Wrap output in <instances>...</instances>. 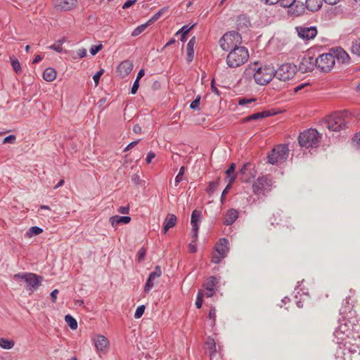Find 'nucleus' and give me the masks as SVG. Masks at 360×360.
Here are the masks:
<instances>
[{
	"label": "nucleus",
	"instance_id": "nucleus-1",
	"mask_svg": "<svg viewBox=\"0 0 360 360\" xmlns=\"http://www.w3.org/2000/svg\"><path fill=\"white\" fill-rule=\"evenodd\" d=\"M246 79L254 78L259 85H266L274 77V68L271 65L258 67L257 63L248 65L243 72Z\"/></svg>",
	"mask_w": 360,
	"mask_h": 360
},
{
	"label": "nucleus",
	"instance_id": "nucleus-2",
	"mask_svg": "<svg viewBox=\"0 0 360 360\" xmlns=\"http://www.w3.org/2000/svg\"><path fill=\"white\" fill-rule=\"evenodd\" d=\"M249 58V53L245 46L235 47L226 56V64L229 68H237L245 63Z\"/></svg>",
	"mask_w": 360,
	"mask_h": 360
},
{
	"label": "nucleus",
	"instance_id": "nucleus-3",
	"mask_svg": "<svg viewBox=\"0 0 360 360\" xmlns=\"http://www.w3.org/2000/svg\"><path fill=\"white\" fill-rule=\"evenodd\" d=\"M322 139V135L315 129H308L301 132L298 136V142L301 147L306 148H317Z\"/></svg>",
	"mask_w": 360,
	"mask_h": 360
},
{
	"label": "nucleus",
	"instance_id": "nucleus-4",
	"mask_svg": "<svg viewBox=\"0 0 360 360\" xmlns=\"http://www.w3.org/2000/svg\"><path fill=\"white\" fill-rule=\"evenodd\" d=\"M351 113L347 110L336 112L331 115L327 120V127L330 131H340L345 129L347 124L345 119L349 117Z\"/></svg>",
	"mask_w": 360,
	"mask_h": 360
},
{
	"label": "nucleus",
	"instance_id": "nucleus-5",
	"mask_svg": "<svg viewBox=\"0 0 360 360\" xmlns=\"http://www.w3.org/2000/svg\"><path fill=\"white\" fill-rule=\"evenodd\" d=\"M347 342H344L343 344L337 347L335 356L337 358H341L346 359V356L349 354H360V345L358 342L359 340L355 339L353 336L348 340Z\"/></svg>",
	"mask_w": 360,
	"mask_h": 360
},
{
	"label": "nucleus",
	"instance_id": "nucleus-6",
	"mask_svg": "<svg viewBox=\"0 0 360 360\" xmlns=\"http://www.w3.org/2000/svg\"><path fill=\"white\" fill-rule=\"evenodd\" d=\"M13 278L15 281H22L27 284V290L34 291L41 285L43 280L42 276H38L34 273H18L14 274Z\"/></svg>",
	"mask_w": 360,
	"mask_h": 360
},
{
	"label": "nucleus",
	"instance_id": "nucleus-7",
	"mask_svg": "<svg viewBox=\"0 0 360 360\" xmlns=\"http://www.w3.org/2000/svg\"><path fill=\"white\" fill-rule=\"evenodd\" d=\"M288 153L289 149L288 146H276L268 154V162L271 165L282 163L287 160Z\"/></svg>",
	"mask_w": 360,
	"mask_h": 360
},
{
	"label": "nucleus",
	"instance_id": "nucleus-8",
	"mask_svg": "<svg viewBox=\"0 0 360 360\" xmlns=\"http://www.w3.org/2000/svg\"><path fill=\"white\" fill-rule=\"evenodd\" d=\"M221 48L226 51L238 47V44L241 43V36L236 32L232 31L226 33L219 39Z\"/></svg>",
	"mask_w": 360,
	"mask_h": 360
},
{
	"label": "nucleus",
	"instance_id": "nucleus-9",
	"mask_svg": "<svg viewBox=\"0 0 360 360\" xmlns=\"http://www.w3.org/2000/svg\"><path fill=\"white\" fill-rule=\"evenodd\" d=\"M316 68L321 72L328 73L335 65L334 56L329 51L316 57Z\"/></svg>",
	"mask_w": 360,
	"mask_h": 360
},
{
	"label": "nucleus",
	"instance_id": "nucleus-10",
	"mask_svg": "<svg viewBox=\"0 0 360 360\" xmlns=\"http://www.w3.org/2000/svg\"><path fill=\"white\" fill-rule=\"evenodd\" d=\"M297 71V68L292 63H285L274 69V77L281 81H287L292 79Z\"/></svg>",
	"mask_w": 360,
	"mask_h": 360
},
{
	"label": "nucleus",
	"instance_id": "nucleus-11",
	"mask_svg": "<svg viewBox=\"0 0 360 360\" xmlns=\"http://www.w3.org/2000/svg\"><path fill=\"white\" fill-rule=\"evenodd\" d=\"M229 242L228 239L225 238L219 239V242L215 245L217 254L212 256V262L219 264L222 259L226 257L229 250Z\"/></svg>",
	"mask_w": 360,
	"mask_h": 360
},
{
	"label": "nucleus",
	"instance_id": "nucleus-12",
	"mask_svg": "<svg viewBox=\"0 0 360 360\" xmlns=\"http://www.w3.org/2000/svg\"><path fill=\"white\" fill-rule=\"evenodd\" d=\"M271 188V179L267 176L259 177L252 184V191L256 195L264 194Z\"/></svg>",
	"mask_w": 360,
	"mask_h": 360
},
{
	"label": "nucleus",
	"instance_id": "nucleus-13",
	"mask_svg": "<svg viewBox=\"0 0 360 360\" xmlns=\"http://www.w3.org/2000/svg\"><path fill=\"white\" fill-rule=\"evenodd\" d=\"M240 179L243 182L249 183L254 179L257 175L255 166L251 162L244 164L239 172Z\"/></svg>",
	"mask_w": 360,
	"mask_h": 360
},
{
	"label": "nucleus",
	"instance_id": "nucleus-14",
	"mask_svg": "<svg viewBox=\"0 0 360 360\" xmlns=\"http://www.w3.org/2000/svg\"><path fill=\"white\" fill-rule=\"evenodd\" d=\"M311 51H309L302 58L301 62L299 64V70L302 73L312 72L315 68H316V57L311 55Z\"/></svg>",
	"mask_w": 360,
	"mask_h": 360
},
{
	"label": "nucleus",
	"instance_id": "nucleus-15",
	"mask_svg": "<svg viewBox=\"0 0 360 360\" xmlns=\"http://www.w3.org/2000/svg\"><path fill=\"white\" fill-rule=\"evenodd\" d=\"M295 29L298 36L304 40H309L314 39L317 34V29L316 27L315 26H299L296 27Z\"/></svg>",
	"mask_w": 360,
	"mask_h": 360
},
{
	"label": "nucleus",
	"instance_id": "nucleus-16",
	"mask_svg": "<svg viewBox=\"0 0 360 360\" xmlns=\"http://www.w3.org/2000/svg\"><path fill=\"white\" fill-rule=\"evenodd\" d=\"M330 52L334 56L335 62L337 60L338 63L342 64H349L350 63L351 59L349 54L342 47L332 48L330 49Z\"/></svg>",
	"mask_w": 360,
	"mask_h": 360
},
{
	"label": "nucleus",
	"instance_id": "nucleus-17",
	"mask_svg": "<svg viewBox=\"0 0 360 360\" xmlns=\"http://www.w3.org/2000/svg\"><path fill=\"white\" fill-rule=\"evenodd\" d=\"M56 10L67 11L73 9L77 5V0H53Z\"/></svg>",
	"mask_w": 360,
	"mask_h": 360
},
{
	"label": "nucleus",
	"instance_id": "nucleus-18",
	"mask_svg": "<svg viewBox=\"0 0 360 360\" xmlns=\"http://www.w3.org/2000/svg\"><path fill=\"white\" fill-rule=\"evenodd\" d=\"M162 275V270L160 266H156L153 271H152L146 281L144 286V292L148 293L154 286L155 280L160 278Z\"/></svg>",
	"mask_w": 360,
	"mask_h": 360
},
{
	"label": "nucleus",
	"instance_id": "nucleus-19",
	"mask_svg": "<svg viewBox=\"0 0 360 360\" xmlns=\"http://www.w3.org/2000/svg\"><path fill=\"white\" fill-rule=\"evenodd\" d=\"M133 68L134 65L132 62L126 60L120 63L117 68V72L121 77L124 78L131 72Z\"/></svg>",
	"mask_w": 360,
	"mask_h": 360
},
{
	"label": "nucleus",
	"instance_id": "nucleus-20",
	"mask_svg": "<svg viewBox=\"0 0 360 360\" xmlns=\"http://www.w3.org/2000/svg\"><path fill=\"white\" fill-rule=\"evenodd\" d=\"M352 337L342 330V326H340L334 332V342L338 345L337 347L341 346L344 342H347L346 340L350 339Z\"/></svg>",
	"mask_w": 360,
	"mask_h": 360
},
{
	"label": "nucleus",
	"instance_id": "nucleus-21",
	"mask_svg": "<svg viewBox=\"0 0 360 360\" xmlns=\"http://www.w3.org/2000/svg\"><path fill=\"white\" fill-rule=\"evenodd\" d=\"M94 345L98 352L105 353L109 347L108 340L103 335H98L94 339Z\"/></svg>",
	"mask_w": 360,
	"mask_h": 360
},
{
	"label": "nucleus",
	"instance_id": "nucleus-22",
	"mask_svg": "<svg viewBox=\"0 0 360 360\" xmlns=\"http://www.w3.org/2000/svg\"><path fill=\"white\" fill-rule=\"evenodd\" d=\"M276 114V112L274 111V110H264V111L253 113L249 116H247L246 117L244 118V120H245V122H249L251 120H257L259 119H264L266 117H269L274 115Z\"/></svg>",
	"mask_w": 360,
	"mask_h": 360
},
{
	"label": "nucleus",
	"instance_id": "nucleus-23",
	"mask_svg": "<svg viewBox=\"0 0 360 360\" xmlns=\"http://www.w3.org/2000/svg\"><path fill=\"white\" fill-rule=\"evenodd\" d=\"M305 9H307V7H305V3L302 1L295 0L292 6H290V8L288 10V13L295 16H300L304 14Z\"/></svg>",
	"mask_w": 360,
	"mask_h": 360
},
{
	"label": "nucleus",
	"instance_id": "nucleus-24",
	"mask_svg": "<svg viewBox=\"0 0 360 360\" xmlns=\"http://www.w3.org/2000/svg\"><path fill=\"white\" fill-rule=\"evenodd\" d=\"M354 290H350L349 293L350 295H348L343 301L342 304V307L340 309V313L341 314H345L347 312H350L352 309L354 304L353 301L350 302L351 297L354 294Z\"/></svg>",
	"mask_w": 360,
	"mask_h": 360
},
{
	"label": "nucleus",
	"instance_id": "nucleus-25",
	"mask_svg": "<svg viewBox=\"0 0 360 360\" xmlns=\"http://www.w3.org/2000/svg\"><path fill=\"white\" fill-rule=\"evenodd\" d=\"M131 219L128 216H119L115 215L110 217L109 221L111 226L116 228L119 224H127L131 221Z\"/></svg>",
	"mask_w": 360,
	"mask_h": 360
},
{
	"label": "nucleus",
	"instance_id": "nucleus-26",
	"mask_svg": "<svg viewBox=\"0 0 360 360\" xmlns=\"http://www.w3.org/2000/svg\"><path fill=\"white\" fill-rule=\"evenodd\" d=\"M202 212L200 210H194L191 214V224L193 231L199 229V225L202 220Z\"/></svg>",
	"mask_w": 360,
	"mask_h": 360
},
{
	"label": "nucleus",
	"instance_id": "nucleus-27",
	"mask_svg": "<svg viewBox=\"0 0 360 360\" xmlns=\"http://www.w3.org/2000/svg\"><path fill=\"white\" fill-rule=\"evenodd\" d=\"M238 218V211L235 209H229L226 213L225 218L224 219V224L226 226L231 225L236 221Z\"/></svg>",
	"mask_w": 360,
	"mask_h": 360
},
{
	"label": "nucleus",
	"instance_id": "nucleus-28",
	"mask_svg": "<svg viewBox=\"0 0 360 360\" xmlns=\"http://www.w3.org/2000/svg\"><path fill=\"white\" fill-rule=\"evenodd\" d=\"M206 345L210 352V360H219L218 358H217V349L214 340L213 338H208L206 341Z\"/></svg>",
	"mask_w": 360,
	"mask_h": 360
},
{
	"label": "nucleus",
	"instance_id": "nucleus-29",
	"mask_svg": "<svg viewBox=\"0 0 360 360\" xmlns=\"http://www.w3.org/2000/svg\"><path fill=\"white\" fill-rule=\"evenodd\" d=\"M176 223V217L173 214H167L163 223V233H166L167 231L174 227Z\"/></svg>",
	"mask_w": 360,
	"mask_h": 360
},
{
	"label": "nucleus",
	"instance_id": "nucleus-30",
	"mask_svg": "<svg viewBox=\"0 0 360 360\" xmlns=\"http://www.w3.org/2000/svg\"><path fill=\"white\" fill-rule=\"evenodd\" d=\"M195 44V37H192L186 45V61L188 63H191L194 57V45Z\"/></svg>",
	"mask_w": 360,
	"mask_h": 360
},
{
	"label": "nucleus",
	"instance_id": "nucleus-31",
	"mask_svg": "<svg viewBox=\"0 0 360 360\" xmlns=\"http://www.w3.org/2000/svg\"><path fill=\"white\" fill-rule=\"evenodd\" d=\"M323 0H305V7L311 12L319 11L323 4Z\"/></svg>",
	"mask_w": 360,
	"mask_h": 360
},
{
	"label": "nucleus",
	"instance_id": "nucleus-32",
	"mask_svg": "<svg viewBox=\"0 0 360 360\" xmlns=\"http://www.w3.org/2000/svg\"><path fill=\"white\" fill-rule=\"evenodd\" d=\"M219 281L215 276H210L207 278L206 282L203 285V287L205 288V290H216V287Z\"/></svg>",
	"mask_w": 360,
	"mask_h": 360
},
{
	"label": "nucleus",
	"instance_id": "nucleus-33",
	"mask_svg": "<svg viewBox=\"0 0 360 360\" xmlns=\"http://www.w3.org/2000/svg\"><path fill=\"white\" fill-rule=\"evenodd\" d=\"M238 29L247 28L250 25V19L245 15H240L236 20Z\"/></svg>",
	"mask_w": 360,
	"mask_h": 360
},
{
	"label": "nucleus",
	"instance_id": "nucleus-34",
	"mask_svg": "<svg viewBox=\"0 0 360 360\" xmlns=\"http://www.w3.org/2000/svg\"><path fill=\"white\" fill-rule=\"evenodd\" d=\"M56 77V71L52 68H47L43 72V78L47 82H52Z\"/></svg>",
	"mask_w": 360,
	"mask_h": 360
},
{
	"label": "nucleus",
	"instance_id": "nucleus-35",
	"mask_svg": "<svg viewBox=\"0 0 360 360\" xmlns=\"http://www.w3.org/2000/svg\"><path fill=\"white\" fill-rule=\"evenodd\" d=\"M350 51L353 54L360 56V37L352 41Z\"/></svg>",
	"mask_w": 360,
	"mask_h": 360
},
{
	"label": "nucleus",
	"instance_id": "nucleus-36",
	"mask_svg": "<svg viewBox=\"0 0 360 360\" xmlns=\"http://www.w3.org/2000/svg\"><path fill=\"white\" fill-rule=\"evenodd\" d=\"M150 25H151L150 22H149V20H148L146 23L142 24L137 27H136L131 32L132 37H136L141 34Z\"/></svg>",
	"mask_w": 360,
	"mask_h": 360
},
{
	"label": "nucleus",
	"instance_id": "nucleus-37",
	"mask_svg": "<svg viewBox=\"0 0 360 360\" xmlns=\"http://www.w3.org/2000/svg\"><path fill=\"white\" fill-rule=\"evenodd\" d=\"M220 181V177H217L216 181H210L206 189L208 194L212 195L217 188Z\"/></svg>",
	"mask_w": 360,
	"mask_h": 360
},
{
	"label": "nucleus",
	"instance_id": "nucleus-38",
	"mask_svg": "<svg viewBox=\"0 0 360 360\" xmlns=\"http://www.w3.org/2000/svg\"><path fill=\"white\" fill-rule=\"evenodd\" d=\"M65 321L71 329L75 330L77 328V326H78L77 322L76 319L74 317H72L71 315H70V314L66 315L65 316Z\"/></svg>",
	"mask_w": 360,
	"mask_h": 360
},
{
	"label": "nucleus",
	"instance_id": "nucleus-39",
	"mask_svg": "<svg viewBox=\"0 0 360 360\" xmlns=\"http://www.w3.org/2000/svg\"><path fill=\"white\" fill-rule=\"evenodd\" d=\"M43 232V229L39 226H32L26 232V236L29 238L37 236Z\"/></svg>",
	"mask_w": 360,
	"mask_h": 360
},
{
	"label": "nucleus",
	"instance_id": "nucleus-40",
	"mask_svg": "<svg viewBox=\"0 0 360 360\" xmlns=\"http://www.w3.org/2000/svg\"><path fill=\"white\" fill-rule=\"evenodd\" d=\"M14 346V341L5 338H0V347L3 349H10Z\"/></svg>",
	"mask_w": 360,
	"mask_h": 360
},
{
	"label": "nucleus",
	"instance_id": "nucleus-41",
	"mask_svg": "<svg viewBox=\"0 0 360 360\" xmlns=\"http://www.w3.org/2000/svg\"><path fill=\"white\" fill-rule=\"evenodd\" d=\"M168 11V7H163L155 13L148 20L151 24L157 21L165 13Z\"/></svg>",
	"mask_w": 360,
	"mask_h": 360
},
{
	"label": "nucleus",
	"instance_id": "nucleus-42",
	"mask_svg": "<svg viewBox=\"0 0 360 360\" xmlns=\"http://www.w3.org/2000/svg\"><path fill=\"white\" fill-rule=\"evenodd\" d=\"M11 63L12 68H13V70L15 72V73H17V74L21 73L22 68L20 66V63L17 58H11Z\"/></svg>",
	"mask_w": 360,
	"mask_h": 360
},
{
	"label": "nucleus",
	"instance_id": "nucleus-43",
	"mask_svg": "<svg viewBox=\"0 0 360 360\" xmlns=\"http://www.w3.org/2000/svg\"><path fill=\"white\" fill-rule=\"evenodd\" d=\"M64 41V39L58 40L56 44L50 46L49 49L54 50L58 53H61L63 51L62 44H63Z\"/></svg>",
	"mask_w": 360,
	"mask_h": 360
},
{
	"label": "nucleus",
	"instance_id": "nucleus-44",
	"mask_svg": "<svg viewBox=\"0 0 360 360\" xmlns=\"http://www.w3.org/2000/svg\"><path fill=\"white\" fill-rule=\"evenodd\" d=\"M184 172H185V167L182 166L179 169V173L177 174V175L175 177V181H174L175 186H177L179 185V184L183 180V176L184 174Z\"/></svg>",
	"mask_w": 360,
	"mask_h": 360
},
{
	"label": "nucleus",
	"instance_id": "nucleus-45",
	"mask_svg": "<svg viewBox=\"0 0 360 360\" xmlns=\"http://www.w3.org/2000/svg\"><path fill=\"white\" fill-rule=\"evenodd\" d=\"M200 99L201 96L200 95L197 96L196 98L191 103L190 108L192 110H199Z\"/></svg>",
	"mask_w": 360,
	"mask_h": 360
},
{
	"label": "nucleus",
	"instance_id": "nucleus-46",
	"mask_svg": "<svg viewBox=\"0 0 360 360\" xmlns=\"http://www.w3.org/2000/svg\"><path fill=\"white\" fill-rule=\"evenodd\" d=\"M145 309H146V307L144 305L139 306L135 311L134 318L135 319L141 318L144 313Z\"/></svg>",
	"mask_w": 360,
	"mask_h": 360
},
{
	"label": "nucleus",
	"instance_id": "nucleus-47",
	"mask_svg": "<svg viewBox=\"0 0 360 360\" xmlns=\"http://www.w3.org/2000/svg\"><path fill=\"white\" fill-rule=\"evenodd\" d=\"M255 98H238V103L239 105H245L255 101Z\"/></svg>",
	"mask_w": 360,
	"mask_h": 360
},
{
	"label": "nucleus",
	"instance_id": "nucleus-48",
	"mask_svg": "<svg viewBox=\"0 0 360 360\" xmlns=\"http://www.w3.org/2000/svg\"><path fill=\"white\" fill-rule=\"evenodd\" d=\"M202 297H203L202 292L201 290H200L198 293L197 298L195 300V306L198 309L201 308V307L202 305Z\"/></svg>",
	"mask_w": 360,
	"mask_h": 360
},
{
	"label": "nucleus",
	"instance_id": "nucleus-49",
	"mask_svg": "<svg viewBox=\"0 0 360 360\" xmlns=\"http://www.w3.org/2000/svg\"><path fill=\"white\" fill-rule=\"evenodd\" d=\"M295 1V0H279L278 2H280L281 6L283 8H290V6L293 4V3Z\"/></svg>",
	"mask_w": 360,
	"mask_h": 360
},
{
	"label": "nucleus",
	"instance_id": "nucleus-50",
	"mask_svg": "<svg viewBox=\"0 0 360 360\" xmlns=\"http://www.w3.org/2000/svg\"><path fill=\"white\" fill-rule=\"evenodd\" d=\"M194 27V25L188 27V25H184L176 33V35H178L179 34H187L190 30Z\"/></svg>",
	"mask_w": 360,
	"mask_h": 360
},
{
	"label": "nucleus",
	"instance_id": "nucleus-51",
	"mask_svg": "<svg viewBox=\"0 0 360 360\" xmlns=\"http://www.w3.org/2000/svg\"><path fill=\"white\" fill-rule=\"evenodd\" d=\"M103 45L101 44L98 45H94L90 49V53L92 56H95L101 50Z\"/></svg>",
	"mask_w": 360,
	"mask_h": 360
},
{
	"label": "nucleus",
	"instance_id": "nucleus-52",
	"mask_svg": "<svg viewBox=\"0 0 360 360\" xmlns=\"http://www.w3.org/2000/svg\"><path fill=\"white\" fill-rule=\"evenodd\" d=\"M104 72V70L103 69H101L99 71H98L94 76H93V79L95 82V84L96 85H98V83H99V80H100V77L103 74Z\"/></svg>",
	"mask_w": 360,
	"mask_h": 360
},
{
	"label": "nucleus",
	"instance_id": "nucleus-53",
	"mask_svg": "<svg viewBox=\"0 0 360 360\" xmlns=\"http://www.w3.org/2000/svg\"><path fill=\"white\" fill-rule=\"evenodd\" d=\"M16 140V137L15 135H8L4 138L3 143H14Z\"/></svg>",
	"mask_w": 360,
	"mask_h": 360
},
{
	"label": "nucleus",
	"instance_id": "nucleus-54",
	"mask_svg": "<svg viewBox=\"0 0 360 360\" xmlns=\"http://www.w3.org/2000/svg\"><path fill=\"white\" fill-rule=\"evenodd\" d=\"M236 165L235 163H231L228 169L226 170L225 173L227 176H230L231 174H235Z\"/></svg>",
	"mask_w": 360,
	"mask_h": 360
},
{
	"label": "nucleus",
	"instance_id": "nucleus-55",
	"mask_svg": "<svg viewBox=\"0 0 360 360\" xmlns=\"http://www.w3.org/2000/svg\"><path fill=\"white\" fill-rule=\"evenodd\" d=\"M139 81H138V79H135V81L134 82V84L131 88V94H136V92L139 89Z\"/></svg>",
	"mask_w": 360,
	"mask_h": 360
},
{
	"label": "nucleus",
	"instance_id": "nucleus-56",
	"mask_svg": "<svg viewBox=\"0 0 360 360\" xmlns=\"http://www.w3.org/2000/svg\"><path fill=\"white\" fill-rule=\"evenodd\" d=\"M230 188H231L230 185H227L226 186V188L224 189V191H222L221 198H220L221 202L222 204H224L225 202V195L229 193Z\"/></svg>",
	"mask_w": 360,
	"mask_h": 360
},
{
	"label": "nucleus",
	"instance_id": "nucleus-57",
	"mask_svg": "<svg viewBox=\"0 0 360 360\" xmlns=\"http://www.w3.org/2000/svg\"><path fill=\"white\" fill-rule=\"evenodd\" d=\"M118 212L123 214H127L129 212V206H121L117 210Z\"/></svg>",
	"mask_w": 360,
	"mask_h": 360
},
{
	"label": "nucleus",
	"instance_id": "nucleus-58",
	"mask_svg": "<svg viewBox=\"0 0 360 360\" xmlns=\"http://www.w3.org/2000/svg\"><path fill=\"white\" fill-rule=\"evenodd\" d=\"M208 316L210 319L213 321V323L215 322L216 319V309L214 307H211L209 311Z\"/></svg>",
	"mask_w": 360,
	"mask_h": 360
},
{
	"label": "nucleus",
	"instance_id": "nucleus-59",
	"mask_svg": "<svg viewBox=\"0 0 360 360\" xmlns=\"http://www.w3.org/2000/svg\"><path fill=\"white\" fill-rule=\"evenodd\" d=\"M145 255H146V250L144 248H142L138 252V260L139 262H141L144 259Z\"/></svg>",
	"mask_w": 360,
	"mask_h": 360
},
{
	"label": "nucleus",
	"instance_id": "nucleus-60",
	"mask_svg": "<svg viewBox=\"0 0 360 360\" xmlns=\"http://www.w3.org/2000/svg\"><path fill=\"white\" fill-rule=\"evenodd\" d=\"M155 153L154 152H153V151L148 152L147 154V157L146 158V163L147 164L150 163L152 160L153 158H155Z\"/></svg>",
	"mask_w": 360,
	"mask_h": 360
},
{
	"label": "nucleus",
	"instance_id": "nucleus-61",
	"mask_svg": "<svg viewBox=\"0 0 360 360\" xmlns=\"http://www.w3.org/2000/svg\"><path fill=\"white\" fill-rule=\"evenodd\" d=\"M137 0H128L122 6L123 9H127L134 5Z\"/></svg>",
	"mask_w": 360,
	"mask_h": 360
},
{
	"label": "nucleus",
	"instance_id": "nucleus-62",
	"mask_svg": "<svg viewBox=\"0 0 360 360\" xmlns=\"http://www.w3.org/2000/svg\"><path fill=\"white\" fill-rule=\"evenodd\" d=\"M140 141V139L131 141L130 143H129L127 147L124 148V151H127L131 148H133L134 146H136L138 143Z\"/></svg>",
	"mask_w": 360,
	"mask_h": 360
},
{
	"label": "nucleus",
	"instance_id": "nucleus-63",
	"mask_svg": "<svg viewBox=\"0 0 360 360\" xmlns=\"http://www.w3.org/2000/svg\"><path fill=\"white\" fill-rule=\"evenodd\" d=\"M77 54L79 56V58H82L86 56V50L84 48L79 49L77 51Z\"/></svg>",
	"mask_w": 360,
	"mask_h": 360
},
{
	"label": "nucleus",
	"instance_id": "nucleus-64",
	"mask_svg": "<svg viewBox=\"0 0 360 360\" xmlns=\"http://www.w3.org/2000/svg\"><path fill=\"white\" fill-rule=\"evenodd\" d=\"M354 142H356V144L360 147V132L356 133L352 139Z\"/></svg>",
	"mask_w": 360,
	"mask_h": 360
}]
</instances>
